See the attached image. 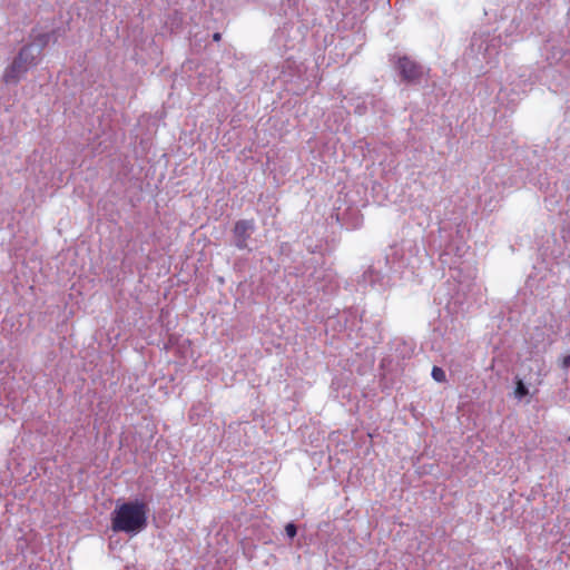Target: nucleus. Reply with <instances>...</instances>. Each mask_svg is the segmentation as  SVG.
Masks as SVG:
<instances>
[{
  "label": "nucleus",
  "instance_id": "nucleus-1",
  "mask_svg": "<svg viewBox=\"0 0 570 570\" xmlns=\"http://www.w3.org/2000/svg\"><path fill=\"white\" fill-rule=\"evenodd\" d=\"M148 511L147 503L140 500L121 503L111 514V528L116 532L135 535L146 529Z\"/></svg>",
  "mask_w": 570,
  "mask_h": 570
},
{
  "label": "nucleus",
  "instance_id": "nucleus-2",
  "mask_svg": "<svg viewBox=\"0 0 570 570\" xmlns=\"http://www.w3.org/2000/svg\"><path fill=\"white\" fill-rule=\"evenodd\" d=\"M40 49L33 45H27L21 48L12 63L4 70L2 80L7 85H16L27 73V71L38 62Z\"/></svg>",
  "mask_w": 570,
  "mask_h": 570
},
{
  "label": "nucleus",
  "instance_id": "nucleus-3",
  "mask_svg": "<svg viewBox=\"0 0 570 570\" xmlns=\"http://www.w3.org/2000/svg\"><path fill=\"white\" fill-rule=\"evenodd\" d=\"M396 68L402 79L410 83H419L429 75L428 68L407 56L397 58Z\"/></svg>",
  "mask_w": 570,
  "mask_h": 570
},
{
  "label": "nucleus",
  "instance_id": "nucleus-4",
  "mask_svg": "<svg viewBox=\"0 0 570 570\" xmlns=\"http://www.w3.org/2000/svg\"><path fill=\"white\" fill-rule=\"evenodd\" d=\"M471 48H478L479 53L482 55V59L487 63H492L497 56L499 55L500 49V39L497 37H487L483 36H474L472 38Z\"/></svg>",
  "mask_w": 570,
  "mask_h": 570
},
{
  "label": "nucleus",
  "instance_id": "nucleus-5",
  "mask_svg": "<svg viewBox=\"0 0 570 570\" xmlns=\"http://www.w3.org/2000/svg\"><path fill=\"white\" fill-rule=\"evenodd\" d=\"M255 229V224L253 220L243 219L238 220L234 227V238L235 246L238 249L247 248V240L250 238L253 232Z\"/></svg>",
  "mask_w": 570,
  "mask_h": 570
},
{
  "label": "nucleus",
  "instance_id": "nucleus-6",
  "mask_svg": "<svg viewBox=\"0 0 570 570\" xmlns=\"http://www.w3.org/2000/svg\"><path fill=\"white\" fill-rule=\"evenodd\" d=\"M531 364L529 370L534 371V375L537 376L535 381L538 384H541L543 376L546 375V363L542 356H537L530 360Z\"/></svg>",
  "mask_w": 570,
  "mask_h": 570
},
{
  "label": "nucleus",
  "instance_id": "nucleus-7",
  "mask_svg": "<svg viewBox=\"0 0 570 570\" xmlns=\"http://www.w3.org/2000/svg\"><path fill=\"white\" fill-rule=\"evenodd\" d=\"M32 37H33V42L31 45H33L35 48H37V49L39 48L41 51L50 41L51 35L49 32H45V33L33 35Z\"/></svg>",
  "mask_w": 570,
  "mask_h": 570
},
{
  "label": "nucleus",
  "instance_id": "nucleus-8",
  "mask_svg": "<svg viewBox=\"0 0 570 570\" xmlns=\"http://www.w3.org/2000/svg\"><path fill=\"white\" fill-rule=\"evenodd\" d=\"M515 390H514V396L518 399V400H522L524 396H527L529 394V390L528 387L525 386V384L523 383L522 380L518 379L517 382H515Z\"/></svg>",
  "mask_w": 570,
  "mask_h": 570
},
{
  "label": "nucleus",
  "instance_id": "nucleus-9",
  "mask_svg": "<svg viewBox=\"0 0 570 570\" xmlns=\"http://www.w3.org/2000/svg\"><path fill=\"white\" fill-rule=\"evenodd\" d=\"M431 375L439 383H443L446 380L445 372L439 366H433Z\"/></svg>",
  "mask_w": 570,
  "mask_h": 570
},
{
  "label": "nucleus",
  "instance_id": "nucleus-10",
  "mask_svg": "<svg viewBox=\"0 0 570 570\" xmlns=\"http://www.w3.org/2000/svg\"><path fill=\"white\" fill-rule=\"evenodd\" d=\"M285 532L288 538L293 539L297 533L296 525L294 523H288L285 527Z\"/></svg>",
  "mask_w": 570,
  "mask_h": 570
},
{
  "label": "nucleus",
  "instance_id": "nucleus-11",
  "mask_svg": "<svg viewBox=\"0 0 570 570\" xmlns=\"http://www.w3.org/2000/svg\"><path fill=\"white\" fill-rule=\"evenodd\" d=\"M561 366L563 368L570 367V355H566L561 361Z\"/></svg>",
  "mask_w": 570,
  "mask_h": 570
},
{
  "label": "nucleus",
  "instance_id": "nucleus-12",
  "mask_svg": "<svg viewBox=\"0 0 570 570\" xmlns=\"http://www.w3.org/2000/svg\"><path fill=\"white\" fill-rule=\"evenodd\" d=\"M213 38H214L215 41H219L220 40V33H214Z\"/></svg>",
  "mask_w": 570,
  "mask_h": 570
}]
</instances>
